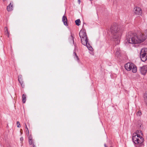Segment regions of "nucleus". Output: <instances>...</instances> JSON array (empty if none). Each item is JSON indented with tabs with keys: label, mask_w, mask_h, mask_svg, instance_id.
<instances>
[{
	"label": "nucleus",
	"mask_w": 147,
	"mask_h": 147,
	"mask_svg": "<svg viewBox=\"0 0 147 147\" xmlns=\"http://www.w3.org/2000/svg\"><path fill=\"white\" fill-rule=\"evenodd\" d=\"M146 38V36L142 33L136 34L130 32L127 35L125 42L126 43L138 44L143 42Z\"/></svg>",
	"instance_id": "nucleus-1"
},
{
	"label": "nucleus",
	"mask_w": 147,
	"mask_h": 147,
	"mask_svg": "<svg viewBox=\"0 0 147 147\" xmlns=\"http://www.w3.org/2000/svg\"><path fill=\"white\" fill-rule=\"evenodd\" d=\"M111 33L113 35V37L115 40H117V43L119 41L122 30L118 28V25L116 23L114 24L110 28Z\"/></svg>",
	"instance_id": "nucleus-2"
},
{
	"label": "nucleus",
	"mask_w": 147,
	"mask_h": 147,
	"mask_svg": "<svg viewBox=\"0 0 147 147\" xmlns=\"http://www.w3.org/2000/svg\"><path fill=\"white\" fill-rule=\"evenodd\" d=\"M79 35L81 39V42L82 44L84 45H86L89 50L92 51L93 48L89 43H88V39H87L85 30L84 29L81 30L79 32Z\"/></svg>",
	"instance_id": "nucleus-3"
},
{
	"label": "nucleus",
	"mask_w": 147,
	"mask_h": 147,
	"mask_svg": "<svg viewBox=\"0 0 147 147\" xmlns=\"http://www.w3.org/2000/svg\"><path fill=\"white\" fill-rule=\"evenodd\" d=\"M132 140L135 144H141L144 141V139L142 136L139 134L136 135V134H133Z\"/></svg>",
	"instance_id": "nucleus-4"
},
{
	"label": "nucleus",
	"mask_w": 147,
	"mask_h": 147,
	"mask_svg": "<svg viewBox=\"0 0 147 147\" xmlns=\"http://www.w3.org/2000/svg\"><path fill=\"white\" fill-rule=\"evenodd\" d=\"M132 67H134L133 72L134 73H136L137 71V68L136 66L134 63L131 62H128L125 65V69L128 71L131 70V68Z\"/></svg>",
	"instance_id": "nucleus-5"
},
{
	"label": "nucleus",
	"mask_w": 147,
	"mask_h": 147,
	"mask_svg": "<svg viewBox=\"0 0 147 147\" xmlns=\"http://www.w3.org/2000/svg\"><path fill=\"white\" fill-rule=\"evenodd\" d=\"M140 57L142 61H145L147 59V48L142 49L140 53Z\"/></svg>",
	"instance_id": "nucleus-6"
},
{
	"label": "nucleus",
	"mask_w": 147,
	"mask_h": 147,
	"mask_svg": "<svg viewBox=\"0 0 147 147\" xmlns=\"http://www.w3.org/2000/svg\"><path fill=\"white\" fill-rule=\"evenodd\" d=\"M134 14L136 15H141L142 11L141 8L139 7H135L134 9Z\"/></svg>",
	"instance_id": "nucleus-7"
},
{
	"label": "nucleus",
	"mask_w": 147,
	"mask_h": 147,
	"mask_svg": "<svg viewBox=\"0 0 147 147\" xmlns=\"http://www.w3.org/2000/svg\"><path fill=\"white\" fill-rule=\"evenodd\" d=\"M140 70L141 73L144 75L145 74L147 71V65L143 66L142 67H140Z\"/></svg>",
	"instance_id": "nucleus-8"
},
{
	"label": "nucleus",
	"mask_w": 147,
	"mask_h": 147,
	"mask_svg": "<svg viewBox=\"0 0 147 147\" xmlns=\"http://www.w3.org/2000/svg\"><path fill=\"white\" fill-rule=\"evenodd\" d=\"M7 10L8 11H11L13 10V3L11 2L7 6Z\"/></svg>",
	"instance_id": "nucleus-9"
},
{
	"label": "nucleus",
	"mask_w": 147,
	"mask_h": 147,
	"mask_svg": "<svg viewBox=\"0 0 147 147\" xmlns=\"http://www.w3.org/2000/svg\"><path fill=\"white\" fill-rule=\"evenodd\" d=\"M62 21L63 22L65 26H67V18L66 16H63L62 18Z\"/></svg>",
	"instance_id": "nucleus-10"
},
{
	"label": "nucleus",
	"mask_w": 147,
	"mask_h": 147,
	"mask_svg": "<svg viewBox=\"0 0 147 147\" xmlns=\"http://www.w3.org/2000/svg\"><path fill=\"white\" fill-rule=\"evenodd\" d=\"M28 142L29 144L30 145H31L33 144V140H32V136H30L28 138Z\"/></svg>",
	"instance_id": "nucleus-11"
},
{
	"label": "nucleus",
	"mask_w": 147,
	"mask_h": 147,
	"mask_svg": "<svg viewBox=\"0 0 147 147\" xmlns=\"http://www.w3.org/2000/svg\"><path fill=\"white\" fill-rule=\"evenodd\" d=\"M5 34L8 37H9V33L8 31V29L7 27H5Z\"/></svg>",
	"instance_id": "nucleus-12"
},
{
	"label": "nucleus",
	"mask_w": 147,
	"mask_h": 147,
	"mask_svg": "<svg viewBox=\"0 0 147 147\" xmlns=\"http://www.w3.org/2000/svg\"><path fill=\"white\" fill-rule=\"evenodd\" d=\"M115 55L117 57H119L120 56V50L118 49L116 51L115 53Z\"/></svg>",
	"instance_id": "nucleus-13"
},
{
	"label": "nucleus",
	"mask_w": 147,
	"mask_h": 147,
	"mask_svg": "<svg viewBox=\"0 0 147 147\" xmlns=\"http://www.w3.org/2000/svg\"><path fill=\"white\" fill-rule=\"evenodd\" d=\"M75 22L76 25L78 26H79L80 24V19H78L76 20L75 21Z\"/></svg>",
	"instance_id": "nucleus-14"
},
{
	"label": "nucleus",
	"mask_w": 147,
	"mask_h": 147,
	"mask_svg": "<svg viewBox=\"0 0 147 147\" xmlns=\"http://www.w3.org/2000/svg\"><path fill=\"white\" fill-rule=\"evenodd\" d=\"M26 101V95L23 94L22 95V101L23 103H24Z\"/></svg>",
	"instance_id": "nucleus-15"
},
{
	"label": "nucleus",
	"mask_w": 147,
	"mask_h": 147,
	"mask_svg": "<svg viewBox=\"0 0 147 147\" xmlns=\"http://www.w3.org/2000/svg\"><path fill=\"white\" fill-rule=\"evenodd\" d=\"M73 55L74 56V58L75 59H76L77 60H79V59L78 58V56H77V55L75 51H74V52Z\"/></svg>",
	"instance_id": "nucleus-16"
},
{
	"label": "nucleus",
	"mask_w": 147,
	"mask_h": 147,
	"mask_svg": "<svg viewBox=\"0 0 147 147\" xmlns=\"http://www.w3.org/2000/svg\"><path fill=\"white\" fill-rule=\"evenodd\" d=\"M69 39L70 42L72 41L73 43H74V37L72 35H71V37L69 38Z\"/></svg>",
	"instance_id": "nucleus-17"
},
{
	"label": "nucleus",
	"mask_w": 147,
	"mask_h": 147,
	"mask_svg": "<svg viewBox=\"0 0 147 147\" xmlns=\"http://www.w3.org/2000/svg\"><path fill=\"white\" fill-rule=\"evenodd\" d=\"M21 80H22V76L21 75H19L18 76V80L19 81H21Z\"/></svg>",
	"instance_id": "nucleus-18"
},
{
	"label": "nucleus",
	"mask_w": 147,
	"mask_h": 147,
	"mask_svg": "<svg viewBox=\"0 0 147 147\" xmlns=\"http://www.w3.org/2000/svg\"><path fill=\"white\" fill-rule=\"evenodd\" d=\"M20 83V84L21 85V86L22 87H24V84H23V81L22 80H20V81H19Z\"/></svg>",
	"instance_id": "nucleus-19"
},
{
	"label": "nucleus",
	"mask_w": 147,
	"mask_h": 147,
	"mask_svg": "<svg viewBox=\"0 0 147 147\" xmlns=\"http://www.w3.org/2000/svg\"><path fill=\"white\" fill-rule=\"evenodd\" d=\"M136 114L138 116H140L142 114L141 112L140 111H138L137 113Z\"/></svg>",
	"instance_id": "nucleus-20"
},
{
	"label": "nucleus",
	"mask_w": 147,
	"mask_h": 147,
	"mask_svg": "<svg viewBox=\"0 0 147 147\" xmlns=\"http://www.w3.org/2000/svg\"><path fill=\"white\" fill-rule=\"evenodd\" d=\"M142 131L140 130H137L136 133H134V134H136V135L139 134H138L141 133Z\"/></svg>",
	"instance_id": "nucleus-21"
},
{
	"label": "nucleus",
	"mask_w": 147,
	"mask_h": 147,
	"mask_svg": "<svg viewBox=\"0 0 147 147\" xmlns=\"http://www.w3.org/2000/svg\"><path fill=\"white\" fill-rule=\"evenodd\" d=\"M17 127H21V125L20 123V122L18 121L17 122Z\"/></svg>",
	"instance_id": "nucleus-22"
},
{
	"label": "nucleus",
	"mask_w": 147,
	"mask_h": 147,
	"mask_svg": "<svg viewBox=\"0 0 147 147\" xmlns=\"http://www.w3.org/2000/svg\"><path fill=\"white\" fill-rule=\"evenodd\" d=\"M26 134L27 136H29V132L28 129L26 130Z\"/></svg>",
	"instance_id": "nucleus-23"
},
{
	"label": "nucleus",
	"mask_w": 147,
	"mask_h": 147,
	"mask_svg": "<svg viewBox=\"0 0 147 147\" xmlns=\"http://www.w3.org/2000/svg\"><path fill=\"white\" fill-rule=\"evenodd\" d=\"M20 140L22 141L23 140V138L22 137H21L20 139Z\"/></svg>",
	"instance_id": "nucleus-24"
},
{
	"label": "nucleus",
	"mask_w": 147,
	"mask_h": 147,
	"mask_svg": "<svg viewBox=\"0 0 147 147\" xmlns=\"http://www.w3.org/2000/svg\"><path fill=\"white\" fill-rule=\"evenodd\" d=\"M78 2L79 4H80L81 2L80 0H78Z\"/></svg>",
	"instance_id": "nucleus-25"
},
{
	"label": "nucleus",
	"mask_w": 147,
	"mask_h": 147,
	"mask_svg": "<svg viewBox=\"0 0 147 147\" xmlns=\"http://www.w3.org/2000/svg\"><path fill=\"white\" fill-rule=\"evenodd\" d=\"M134 68L133 67H131V70L133 72V68Z\"/></svg>",
	"instance_id": "nucleus-26"
},
{
	"label": "nucleus",
	"mask_w": 147,
	"mask_h": 147,
	"mask_svg": "<svg viewBox=\"0 0 147 147\" xmlns=\"http://www.w3.org/2000/svg\"><path fill=\"white\" fill-rule=\"evenodd\" d=\"M134 68L133 67H131V70L133 72V68Z\"/></svg>",
	"instance_id": "nucleus-27"
},
{
	"label": "nucleus",
	"mask_w": 147,
	"mask_h": 147,
	"mask_svg": "<svg viewBox=\"0 0 147 147\" xmlns=\"http://www.w3.org/2000/svg\"><path fill=\"white\" fill-rule=\"evenodd\" d=\"M25 126H26V130H27V129H28V127H27V125H26V123H25Z\"/></svg>",
	"instance_id": "nucleus-28"
},
{
	"label": "nucleus",
	"mask_w": 147,
	"mask_h": 147,
	"mask_svg": "<svg viewBox=\"0 0 147 147\" xmlns=\"http://www.w3.org/2000/svg\"><path fill=\"white\" fill-rule=\"evenodd\" d=\"M33 147H36L35 145H34V144H33Z\"/></svg>",
	"instance_id": "nucleus-29"
},
{
	"label": "nucleus",
	"mask_w": 147,
	"mask_h": 147,
	"mask_svg": "<svg viewBox=\"0 0 147 147\" xmlns=\"http://www.w3.org/2000/svg\"><path fill=\"white\" fill-rule=\"evenodd\" d=\"M104 146H105V147H107V146L106 145V144H104Z\"/></svg>",
	"instance_id": "nucleus-30"
},
{
	"label": "nucleus",
	"mask_w": 147,
	"mask_h": 147,
	"mask_svg": "<svg viewBox=\"0 0 147 147\" xmlns=\"http://www.w3.org/2000/svg\"><path fill=\"white\" fill-rule=\"evenodd\" d=\"M146 139H147V135H146Z\"/></svg>",
	"instance_id": "nucleus-31"
}]
</instances>
